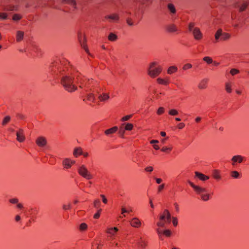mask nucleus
<instances>
[{
    "label": "nucleus",
    "instance_id": "obj_1",
    "mask_svg": "<svg viewBox=\"0 0 249 249\" xmlns=\"http://www.w3.org/2000/svg\"><path fill=\"white\" fill-rule=\"evenodd\" d=\"M171 221V214L168 210H164L161 212L158 216V221L156 223L157 228L156 231L159 235L162 234L161 228L164 227L165 225L169 224Z\"/></svg>",
    "mask_w": 249,
    "mask_h": 249
},
{
    "label": "nucleus",
    "instance_id": "obj_2",
    "mask_svg": "<svg viewBox=\"0 0 249 249\" xmlns=\"http://www.w3.org/2000/svg\"><path fill=\"white\" fill-rule=\"evenodd\" d=\"M163 67L158 61L150 62L146 68V73L151 78H156L163 71Z\"/></svg>",
    "mask_w": 249,
    "mask_h": 249
},
{
    "label": "nucleus",
    "instance_id": "obj_3",
    "mask_svg": "<svg viewBox=\"0 0 249 249\" xmlns=\"http://www.w3.org/2000/svg\"><path fill=\"white\" fill-rule=\"evenodd\" d=\"M61 84L65 89L69 92H72L77 89L76 82L74 81L73 76L70 72L62 77Z\"/></svg>",
    "mask_w": 249,
    "mask_h": 249
},
{
    "label": "nucleus",
    "instance_id": "obj_4",
    "mask_svg": "<svg viewBox=\"0 0 249 249\" xmlns=\"http://www.w3.org/2000/svg\"><path fill=\"white\" fill-rule=\"evenodd\" d=\"M188 183L192 187L195 193L200 196L202 200L207 201L210 199L213 193H211L206 188L195 184L188 180Z\"/></svg>",
    "mask_w": 249,
    "mask_h": 249
},
{
    "label": "nucleus",
    "instance_id": "obj_5",
    "mask_svg": "<svg viewBox=\"0 0 249 249\" xmlns=\"http://www.w3.org/2000/svg\"><path fill=\"white\" fill-rule=\"evenodd\" d=\"M231 37V35L230 34L223 32L221 29L217 30L214 35V38L216 41H218L219 40L227 41L229 40Z\"/></svg>",
    "mask_w": 249,
    "mask_h": 249
},
{
    "label": "nucleus",
    "instance_id": "obj_6",
    "mask_svg": "<svg viewBox=\"0 0 249 249\" xmlns=\"http://www.w3.org/2000/svg\"><path fill=\"white\" fill-rule=\"evenodd\" d=\"M79 174L88 180L93 178L92 174L84 165H82L80 168H79Z\"/></svg>",
    "mask_w": 249,
    "mask_h": 249
},
{
    "label": "nucleus",
    "instance_id": "obj_7",
    "mask_svg": "<svg viewBox=\"0 0 249 249\" xmlns=\"http://www.w3.org/2000/svg\"><path fill=\"white\" fill-rule=\"evenodd\" d=\"M130 226L134 228L139 229L144 225L143 222L137 217L132 218L129 221Z\"/></svg>",
    "mask_w": 249,
    "mask_h": 249
},
{
    "label": "nucleus",
    "instance_id": "obj_8",
    "mask_svg": "<svg viewBox=\"0 0 249 249\" xmlns=\"http://www.w3.org/2000/svg\"><path fill=\"white\" fill-rule=\"evenodd\" d=\"M156 82L160 85L167 86L171 83V80L169 77L168 76H158L156 77Z\"/></svg>",
    "mask_w": 249,
    "mask_h": 249
},
{
    "label": "nucleus",
    "instance_id": "obj_9",
    "mask_svg": "<svg viewBox=\"0 0 249 249\" xmlns=\"http://www.w3.org/2000/svg\"><path fill=\"white\" fill-rule=\"evenodd\" d=\"M81 98L83 101H88L91 102H94L95 100V95L92 92L88 93H85L84 92H81Z\"/></svg>",
    "mask_w": 249,
    "mask_h": 249
},
{
    "label": "nucleus",
    "instance_id": "obj_10",
    "mask_svg": "<svg viewBox=\"0 0 249 249\" xmlns=\"http://www.w3.org/2000/svg\"><path fill=\"white\" fill-rule=\"evenodd\" d=\"M76 161L70 158H65L62 161V165L64 169H68L75 163Z\"/></svg>",
    "mask_w": 249,
    "mask_h": 249
},
{
    "label": "nucleus",
    "instance_id": "obj_11",
    "mask_svg": "<svg viewBox=\"0 0 249 249\" xmlns=\"http://www.w3.org/2000/svg\"><path fill=\"white\" fill-rule=\"evenodd\" d=\"M118 231L119 229L116 227H108L106 230V232L108 236L113 237L116 236Z\"/></svg>",
    "mask_w": 249,
    "mask_h": 249
},
{
    "label": "nucleus",
    "instance_id": "obj_12",
    "mask_svg": "<svg viewBox=\"0 0 249 249\" xmlns=\"http://www.w3.org/2000/svg\"><path fill=\"white\" fill-rule=\"evenodd\" d=\"M245 158L241 155L234 156L231 159V164L232 166H236L238 163H242Z\"/></svg>",
    "mask_w": 249,
    "mask_h": 249
},
{
    "label": "nucleus",
    "instance_id": "obj_13",
    "mask_svg": "<svg viewBox=\"0 0 249 249\" xmlns=\"http://www.w3.org/2000/svg\"><path fill=\"white\" fill-rule=\"evenodd\" d=\"M36 143L39 147H43L46 145L47 141L45 137L39 136L36 139Z\"/></svg>",
    "mask_w": 249,
    "mask_h": 249
},
{
    "label": "nucleus",
    "instance_id": "obj_14",
    "mask_svg": "<svg viewBox=\"0 0 249 249\" xmlns=\"http://www.w3.org/2000/svg\"><path fill=\"white\" fill-rule=\"evenodd\" d=\"M193 35L195 39L200 40L203 38V34L198 28H195L193 30Z\"/></svg>",
    "mask_w": 249,
    "mask_h": 249
},
{
    "label": "nucleus",
    "instance_id": "obj_15",
    "mask_svg": "<svg viewBox=\"0 0 249 249\" xmlns=\"http://www.w3.org/2000/svg\"><path fill=\"white\" fill-rule=\"evenodd\" d=\"M209 79L208 78H203L201 79L198 84L197 88L200 90H204L208 88Z\"/></svg>",
    "mask_w": 249,
    "mask_h": 249
},
{
    "label": "nucleus",
    "instance_id": "obj_16",
    "mask_svg": "<svg viewBox=\"0 0 249 249\" xmlns=\"http://www.w3.org/2000/svg\"><path fill=\"white\" fill-rule=\"evenodd\" d=\"M105 19L108 20L109 22H115L119 20V17L118 14L116 13L107 15L105 17Z\"/></svg>",
    "mask_w": 249,
    "mask_h": 249
},
{
    "label": "nucleus",
    "instance_id": "obj_17",
    "mask_svg": "<svg viewBox=\"0 0 249 249\" xmlns=\"http://www.w3.org/2000/svg\"><path fill=\"white\" fill-rule=\"evenodd\" d=\"M17 140L19 142H23L25 140L23 129H19L16 132Z\"/></svg>",
    "mask_w": 249,
    "mask_h": 249
},
{
    "label": "nucleus",
    "instance_id": "obj_18",
    "mask_svg": "<svg viewBox=\"0 0 249 249\" xmlns=\"http://www.w3.org/2000/svg\"><path fill=\"white\" fill-rule=\"evenodd\" d=\"M98 99L101 102H107L110 99V94L108 92H103L99 95Z\"/></svg>",
    "mask_w": 249,
    "mask_h": 249
},
{
    "label": "nucleus",
    "instance_id": "obj_19",
    "mask_svg": "<svg viewBox=\"0 0 249 249\" xmlns=\"http://www.w3.org/2000/svg\"><path fill=\"white\" fill-rule=\"evenodd\" d=\"M87 40L86 36H84L83 41L81 44V47L84 50V51L89 55L91 57H93V55L90 53L88 46L86 43Z\"/></svg>",
    "mask_w": 249,
    "mask_h": 249
},
{
    "label": "nucleus",
    "instance_id": "obj_20",
    "mask_svg": "<svg viewBox=\"0 0 249 249\" xmlns=\"http://www.w3.org/2000/svg\"><path fill=\"white\" fill-rule=\"evenodd\" d=\"M195 174L196 178H197L199 180L203 181H206L210 178L209 176L197 171L195 172Z\"/></svg>",
    "mask_w": 249,
    "mask_h": 249
},
{
    "label": "nucleus",
    "instance_id": "obj_21",
    "mask_svg": "<svg viewBox=\"0 0 249 249\" xmlns=\"http://www.w3.org/2000/svg\"><path fill=\"white\" fill-rule=\"evenodd\" d=\"M233 83L230 81H227L225 83V89L228 93H231L232 91V87Z\"/></svg>",
    "mask_w": 249,
    "mask_h": 249
},
{
    "label": "nucleus",
    "instance_id": "obj_22",
    "mask_svg": "<svg viewBox=\"0 0 249 249\" xmlns=\"http://www.w3.org/2000/svg\"><path fill=\"white\" fill-rule=\"evenodd\" d=\"M178 71V68L175 65L170 66L167 70V73L169 75L173 74L177 72Z\"/></svg>",
    "mask_w": 249,
    "mask_h": 249
},
{
    "label": "nucleus",
    "instance_id": "obj_23",
    "mask_svg": "<svg viewBox=\"0 0 249 249\" xmlns=\"http://www.w3.org/2000/svg\"><path fill=\"white\" fill-rule=\"evenodd\" d=\"M166 30L169 33H175L178 31V28L175 25L170 24L166 27Z\"/></svg>",
    "mask_w": 249,
    "mask_h": 249
},
{
    "label": "nucleus",
    "instance_id": "obj_24",
    "mask_svg": "<svg viewBox=\"0 0 249 249\" xmlns=\"http://www.w3.org/2000/svg\"><path fill=\"white\" fill-rule=\"evenodd\" d=\"M213 177L216 180H219L221 178L220 171L217 169H214L212 172Z\"/></svg>",
    "mask_w": 249,
    "mask_h": 249
},
{
    "label": "nucleus",
    "instance_id": "obj_25",
    "mask_svg": "<svg viewBox=\"0 0 249 249\" xmlns=\"http://www.w3.org/2000/svg\"><path fill=\"white\" fill-rule=\"evenodd\" d=\"M24 33L22 31H18L16 33V40L20 42L24 38Z\"/></svg>",
    "mask_w": 249,
    "mask_h": 249
},
{
    "label": "nucleus",
    "instance_id": "obj_26",
    "mask_svg": "<svg viewBox=\"0 0 249 249\" xmlns=\"http://www.w3.org/2000/svg\"><path fill=\"white\" fill-rule=\"evenodd\" d=\"M117 130H118V127L114 126L113 127H111L109 129H107L106 130H105V134L107 136H109L110 135L115 133Z\"/></svg>",
    "mask_w": 249,
    "mask_h": 249
},
{
    "label": "nucleus",
    "instance_id": "obj_27",
    "mask_svg": "<svg viewBox=\"0 0 249 249\" xmlns=\"http://www.w3.org/2000/svg\"><path fill=\"white\" fill-rule=\"evenodd\" d=\"M172 150H173V146L172 145L164 146L160 149L161 152L166 153H170L172 151Z\"/></svg>",
    "mask_w": 249,
    "mask_h": 249
},
{
    "label": "nucleus",
    "instance_id": "obj_28",
    "mask_svg": "<svg viewBox=\"0 0 249 249\" xmlns=\"http://www.w3.org/2000/svg\"><path fill=\"white\" fill-rule=\"evenodd\" d=\"M124 126V130L126 131H131L133 129L134 125L131 123H126L122 124V126Z\"/></svg>",
    "mask_w": 249,
    "mask_h": 249
},
{
    "label": "nucleus",
    "instance_id": "obj_29",
    "mask_svg": "<svg viewBox=\"0 0 249 249\" xmlns=\"http://www.w3.org/2000/svg\"><path fill=\"white\" fill-rule=\"evenodd\" d=\"M159 142V141L157 140H152L150 141V143L153 144V147L156 150L160 149V146L158 144Z\"/></svg>",
    "mask_w": 249,
    "mask_h": 249
},
{
    "label": "nucleus",
    "instance_id": "obj_30",
    "mask_svg": "<svg viewBox=\"0 0 249 249\" xmlns=\"http://www.w3.org/2000/svg\"><path fill=\"white\" fill-rule=\"evenodd\" d=\"M107 39L110 41H115L117 40L118 36L116 34L113 33H110L108 36Z\"/></svg>",
    "mask_w": 249,
    "mask_h": 249
},
{
    "label": "nucleus",
    "instance_id": "obj_31",
    "mask_svg": "<svg viewBox=\"0 0 249 249\" xmlns=\"http://www.w3.org/2000/svg\"><path fill=\"white\" fill-rule=\"evenodd\" d=\"M54 66L55 69H57L58 71L59 72H61L62 71H65V68H64L63 64H60V63L56 62Z\"/></svg>",
    "mask_w": 249,
    "mask_h": 249
},
{
    "label": "nucleus",
    "instance_id": "obj_32",
    "mask_svg": "<svg viewBox=\"0 0 249 249\" xmlns=\"http://www.w3.org/2000/svg\"><path fill=\"white\" fill-rule=\"evenodd\" d=\"M80 155H81L83 156L84 158H86L89 156V154L87 151L79 148V156Z\"/></svg>",
    "mask_w": 249,
    "mask_h": 249
},
{
    "label": "nucleus",
    "instance_id": "obj_33",
    "mask_svg": "<svg viewBox=\"0 0 249 249\" xmlns=\"http://www.w3.org/2000/svg\"><path fill=\"white\" fill-rule=\"evenodd\" d=\"M168 114L172 116H175L178 114V111L176 109L171 108L169 110Z\"/></svg>",
    "mask_w": 249,
    "mask_h": 249
},
{
    "label": "nucleus",
    "instance_id": "obj_34",
    "mask_svg": "<svg viewBox=\"0 0 249 249\" xmlns=\"http://www.w3.org/2000/svg\"><path fill=\"white\" fill-rule=\"evenodd\" d=\"M88 229V225L85 223H82L79 226V231L82 232L86 231Z\"/></svg>",
    "mask_w": 249,
    "mask_h": 249
},
{
    "label": "nucleus",
    "instance_id": "obj_35",
    "mask_svg": "<svg viewBox=\"0 0 249 249\" xmlns=\"http://www.w3.org/2000/svg\"><path fill=\"white\" fill-rule=\"evenodd\" d=\"M203 60L207 64H211L213 63V59L210 56H205L203 58Z\"/></svg>",
    "mask_w": 249,
    "mask_h": 249
},
{
    "label": "nucleus",
    "instance_id": "obj_36",
    "mask_svg": "<svg viewBox=\"0 0 249 249\" xmlns=\"http://www.w3.org/2000/svg\"><path fill=\"white\" fill-rule=\"evenodd\" d=\"M231 176L234 178H240V175L239 173L236 171H231Z\"/></svg>",
    "mask_w": 249,
    "mask_h": 249
},
{
    "label": "nucleus",
    "instance_id": "obj_37",
    "mask_svg": "<svg viewBox=\"0 0 249 249\" xmlns=\"http://www.w3.org/2000/svg\"><path fill=\"white\" fill-rule=\"evenodd\" d=\"M162 235H164L166 237H169L171 235V231L169 230H162V234L159 236L160 237Z\"/></svg>",
    "mask_w": 249,
    "mask_h": 249
},
{
    "label": "nucleus",
    "instance_id": "obj_38",
    "mask_svg": "<svg viewBox=\"0 0 249 249\" xmlns=\"http://www.w3.org/2000/svg\"><path fill=\"white\" fill-rule=\"evenodd\" d=\"M11 118L9 116H5L2 122V125H6L10 121Z\"/></svg>",
    "mask_w": 249,
    "mask_h": 249
},
{
    "label": "nucleus",
    "instance_id": "obj_39",
    "mask_svg": "<svg viewBox=\"0 0 249 249\" xmlns=\"http://www.w3.org/2000/svg\"><path fill=\"white\" fill-rule=\"evenodd\" d=\"M239 72H240L239 70H238V69H234V68L231 69L230 71V73L232 76H234L236 74H238V73H239Z\"/></svg>",
    "mask_w": 249,
    "mask_h": 249
},
{
    "label": "nucleus",
    "instance_id": "obj_40",
    "mask_svg": "<svg viewBox=\"0 0 249 249\" xmlns=\"http://www.w3.org/2000/svg\"><path fill=\"white\" fill-rule=\"evenodd\" d=\"M168 8L172 13L174 14L176 13V9L174 5L173 4H169L168 5Z\"/></svg>",
    "mask_w": 249,
    "mask_h": 249
},
{
    "label": "nucleus",
    "instance_id": "obj_41",
    "mask_svg": "<svg viewBox=\"0 0 249 249\" xmlns=\"http://www.w3.org/2000/svg\"><path fill=\"white\" fill-rule=\"evenodd\" d=\"M125 213H129V211L127 210L124 207H122L121 208V214L123 215V216H120V217L122 218L123 217H125Z\"/></svg>",
    "mask_w": 249,
    "mask_h": 249
},
{
    "label": "nucleus",
    "instance_id": "obj_42",
    "mask_svg": "<svg viewBox=\"0 0 249 249\" xmlns=\"http://www.w3.org/2000/svg\"><path fill=\"white\" fill-rule=\"evenodd\" d=\"M165 112V108L163 107H160L157 111V114L159 115H162Z\"/></svg>",
    "mask_w": 249,
    "mask_h": 249
},
{
    "label": "nucleus",
    "instance_id": "obj_43",
    "mask_svg": "<svg viewBox=\"0 0 249 249\" xmlns=\"http://www.w3.org/2000/svg\"><path fill=\"white\" fill-rule=\"evenodd\" d=\"M192 68V65L190 63H186L184 64L182 67V69L184 71L187 70Z\"/></svg>",
    "mask_w": 249,
    "mask_h": 249
},
{
    "label": "nucleus",
    "instance_id": "obj_44",
    "mask_svg": "<svg viewBox=\"0 0 249 249\" xmlns=\"http://www.w3.org/2000/svg\"><path fill=\"white\" fill-rule=\"evenodd\" d=\"M100 204H101V202L99 199H96L94 200V201L93 202V205H94V207L98 208L100 206Z\"/></svg>",
    "mask_w": 249,
    "mask_h": 249
},
{
    "label": "nucleus",
    "instance_id": "obj_45",
    "mask_svg": "<svg viewBox=\"0 0 249 249\" xmlns=\"http://www.w3.org/2000/svg\"><path fill=\"white\" fill-rule=\"evenodd\" d=\"M132 117V115H126L123 117H122L121 119V121L122 122H124L129 120Z\"/></svg>",
    "mask_w": 249,
    "mask_h": 249
},
{
    "label": "nucleus",
    "instance_id": "obj_46",
    "mask_svg": "<svg viewBox=\"0 0 249 249\" xmlns=\"http://www.w3.org/2000/svg\"><path fill=\"white\" fill-rule=\"evenodd\" d=\"M102 211V209H100L98 210L97 212L94 214V216H93V217L95 218V219H98L100 216V214H101V212Z\"/></svg>",
    "mask_w": 249,
    "mask_h": 249
},
{
    "label": "nucleus",
    "instance_id": "obj_47",
    "mask_svg": "<svg viewBox=\"0 0 249 249\" xmlns=\"http://www.w3.org/2000/svg\"><path fill=\"white\" fill-rule=\"evenodd\" d=\"M172 223H173V225L175 227L177 226V225L178 224V220L176 217H172Z\"/></svg>",
    "mask_w": 249,
    "mask_h": 249
},
{
    "label": "nucleus",
    "instance_id": "obj_48",
    "mask_svg": "<svg viewBox=\"0 0 249 249\" xmlns=\"http://www.w3.org/2000/svg\"><path fill=\"white\" fill-rule=\"evenodd\" d=\"M21 18V16L18 14H15L13 17V19L14 20H18Z\"/></svg>",
    "mask_w": 249,
    "mask_h": 249
},
{
    "label": "nucleus",
    "instance_id": "obj_49",
    "mask_svg": "<svg viewBox=\"0 0 249 249\" xmlns=\"http://www.w3.org/2000/svg\"><path fill=\"white\" fill-rule=\"evenodd\" d=\"M7 15L5 13H1L0 12V19H5L7 18Z\"/></svg>",
    "mask_w": 249,
    "mask_h": 249
},
{
    "label": "nucleus",
    "instance_id": "obj_50",
    "mask_svg": "<svg viewBox=\"0 0 249 249\" xmlns=\"http://www.w3.org/2000/svg\"><path fill=\"white\" fill-rule=\"evenodd\" d=\"M247 7V4L246 3H243L240 7V10L241 11H244Z\"/></svg>",
    "mask_w": 249,
    "mask_h": 249
},
{
    "label": "nucleus",
    "instance_id": "obj_51",
    "mask_svg": "<svg viewBox=\"0 0 249 249\" xmlns=\"http://www.w3.org/2000/svg\"><path fill=\"white\" fill-rule=\"evenodd\" d=\"M165 184H161L158 187V192H160L162 191V190L164 188Z\"/></svg>",
    "mask_w": 249,
    "mask_h": 249
},
{
    "label": "nucleus",
    "instance_id": "obj_52",
    "mask_svg": "<svg viewBox=\"0 0 249 249\" xmlns=\"http://www.w3.org/2000/svg\"><path fill=\"white\" fill-rule=\"evenodd\" d=\"M195 25H194V23H190L189 24V26H188V28H189V30L190 31H192L193 32V29L195 28L194 27Z\"/></svg>",
    "mask_w": 249,
    "mask_h": 249
},
{
    "label": "nucleus",
    "instance_id": "obj_53",
    "mask_svg": "<svg viewBox=\"0 0 249 249\" xmlns=\"http://www.w3.org/2000/svg\"><path fill=\"white\" fill-rule=\"evenodd\" d=\"M144 170L147 172H151L153 170V168L152 166H147L145 168Z\"/></svg>",
    "mask_w": 249,
    "mask_h": 249
},
{
    "label": "nucleus",
    "instance_id": "obj_54",
    "mask_svg": "<svg viewBox=\"0 0 249 249\" xmlns=\"http://www.w3.org/2000/svg\"><path fill=\"white\" fill-rule=\"evenodd\" d=\"M18 199L16 198H12L9 200V202L12 204H17L18 203Z\"/></svg>",
    "mask_w": 249,
    "mask_h": 249
},
{
    "label": "nucleus",
    "instance_id": "obj_55",
    "mask_svg": "<svg viewBox=\"0 0 249 249\" xmlns=\"http://www.w3.org/2000/svg\"><path fill=\"white\" fill-rule=\"evenodd\" d=\"M169 139V137H166L165 138H164L163 139H161L160 140V142L162 144H165L166 142V141Z\"/></svg>",
    "mask_w": 249,
    "mask_h": 249
},
{
    "label": "nucleus",
    "instance_id": "obj_56",
    "mask_svg": "<svg viewBox=\"0 0 249 249\" xmlns=\"http://www.w3.org/2000/svg\"><path fill=\"white\" fill-rule=\"evenodd\" d=\"M101 197L102 198L103 202L105 204H107V199L106 198V197H105V196L104 195H101Z\"/></svg>",
    "mask_w": 249,
    "mask_h": 249
},
{
    "label": "nucleus",
    "instance_id": "obj_57",
    "mask_svg": "<svg viewBox=\"0 0 249 249\" xmlns=\"http://www.w3.org/2000/svg\"><path fill=\"white\" fill-rule=\"evenodd\" d=\"M185 127V124L183 123H181L178 124V127L179 129H182Z\"/></svg>",
    "mask_w": 249,
    "mask_h": 249
},
{
    "label": "nucleus",
    "instance_id": "obj_58",
    "mask_svg": "<svg viewBox=\"0 0 249 249\" xmlns=\"http://www.w3.org/2000/svg\"><path fill=\"white\" fill-rule=\"evenodd\" d=\"M70 207H71V205L70 204H65L63 206V209H64L65 210L69 209L70 208Z\"/></svg>",
    "mask_w": 249,
    "mask_h": 249
},
{
    "label": "nucleus",
    "instance_id": "obj_59",
    "mask_svg": "<svg viewBox=\"0 0 249 249\" xmlns=\"http://www.w3.org/2000/svg\"><path fill=\"white\" fill-rule=\"evenodd\" d=\"M78 148H75L74 149V151H73V155L75 157H77V156H78Z\"/></svg>",
    "mask_w": 249,
    "mask_h": 249
},
{
    "label": "nucleus",
    "instance_id": "obj_60",
    "mask_svg": "<svg viewBox=\"0 0 249 249\" xmlns=\"http://www.w3.org/2000/svg\"><path fill=\"white\" fill-rule=\"evenodd\" d=\"M155 180L157 184H160L162 181L160 178H155Z\"/></svg>",
    "mask_w": 249,
    "mask_h": 249
},
{
    "label": "nucleus",
    "instance_id": "obj_61",
    "mask_svg": "<svg viewBox=\"0 0 249 249\" xmlns=\"http://www.w3.org/2000/svg\"><path fill=\"white\" fill-rule=\"evenodd\" d=\"M124 130L123 131H121V128H120V130L119 131V133L120 134V137L122 138H124Z\"/></svg>",
    "mask_w": 249,
    "mask_h": 249
},
{
    "label": "nucleus",
    "instance_id": "obj_62",
    "mask_svg": "<svg viewBox=\"0 0 249 249\" xmlns=\"http://www.w3.org/2000/svg\"><path fill=\"white\" fill-rule=\"evenodd\" d=\"M160 134L163 137H164V138L166 137V133L164 131H161L160 132Z\"/></svg>",
    "mask_w": 249,
    "mask_h": 249
},
{
    "label": "nucleus",
    "instance_id": "obj_63",
    "mask_svg": "<svg viewBox=\"0 0 249 249\" xmlns=\"http://www.w3.org/2000/svg\"><path fill=\"white\" fill-rule=\"evenodd\" d=\"M20 216L18 215H17L15 217V220L16 221H19L20 220Z\"/></svg>",
    "mask_w": 249,
    "mask_h": 249
},
{
    "label": "nucleus",
    "instance_id": "obj_64",
    "mask_svg": "<svg viewBox=\"0 0 249 249\" xmlns=\"http://www.w3.org/2000/svg\"><path fill=\"white\" fill-rule=\"evenodd\" d=\"M201 120V118L200 117H197L196 118L195 121L196 123H199Z\"/></svg>",
    "mask_w": 249,
    "mask_h": 249
}]
</instances>
